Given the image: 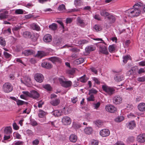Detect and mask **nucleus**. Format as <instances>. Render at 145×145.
I'll return each mask as SVG.
<instances>
[{"instance_id":"4","label":"nucleus","mask_w":145,"mask_h":145,"mask_svg":"<svg viewBox=\"0 0 145 145\" xmlns=\"http://www.w3.org/2000/svg\"><path fill=\"white\" fill-rule=\"evenodd\" d=\"M137 74V67H133L130 70L128 71L126 73L127 76H132V78H135V76Z\"/></svg>"},{"instance_id":"6","label":"nucleus","mask_w":145,"mask_h":145,"mask_svg":"<svg viewBox=\"0 0 145 145\" xmlns=\"http://www.w3.org/2000/svg\"><path fill=\"white\" fill-rule=\"evenodd\" d=\"M122 98L120 96L117 95L114 96L113 99V103L116 105H119L122 103Z\"/></svg>"},{"instance_id":"53","label":"nucleus","mask_w":145,"mask_h":145,"mask_svg":"<svg viewBox=\"0 0 145 145\" xmlns=\"http://www.w3.org/2000/svg\"><path fill=\"white\" fill-rule=\"evenodd\" d=\"M25 80L26 83L27 84H30L31 83V79L28 76H26L25 78Z\"/></svg>"},{"instance_id":"2","label":"nucleus","mask_w":145,"mask_h":145,"mask_svg":"<svg viewBox=\"0 0 145 145\" xmlns=\"http://www.w3.org/2000/svg\"><path fill=\"white\" fill-rule=\"evenodd\" d=\"M3 91L5 93H8L12 91L13 88L11 84L9 83H5L2 87Z\"/></svg>"},{"instance_id":"29","label":"nucleus","mask_w":145,"mask_h":145,"mask_svg":"<svg viewBox=\"0 0 145 145\" xmlns=\"http://www.w3.org/2000/svg\"><path fill=\"white\" fill-rule=\"evenodd\" d=\"M23 36L24 37L26 38H29L31 37V33L29 31H25L23 32Z\"/></svg>"},{"instance_id":"21","label":"nucleus","mask_w":145,"mask_h":145,"mask_svg":"<svg viewBox=\"0 0 145 145\" xmlns=\"http://www.w3.org/2000/svg\"><path fill=\"white\" fill-rule=\"evenodd\" d=\"M12 129L10 127H6L4 130V132L5 135H10L12 133Z\"/></svg>"},{"instance_id":"3","label":"nucleus","mask_w":145,"mask_h":145,"mask_svg":"<svg viewBox=\"0 0 145 145\" xmlns=\"http://www.w3.org/2000/svg\"><path fill=\"white\" fill-rule=\"evenodd\" d=\"M102 88L103 91L110 95L113 94L115 92V90L114 88L106 85H103Z\"/></svg>"},{"instance_id":"22","label":"nucleus","mask_w":145,"mask_h":145,"mask_svg":"<svg viewBox=\"0 0 145 145\" xmlns=\"http://www.w3.org/2000/svg\"><path fill=\"white\" fill-rule=\"evenodd\" d=\"M34 52V51L32 50H27L24 51L22 52V53L24 54L25 56H28L33 54Z\"/></svg>"},{"instance_id":"36","label":"nucleus","mask_w":145,"mask_h":145,"mask_svg":"<svg viewBox=\"0 0 145 145\" xmlns=\"http://www.w3.org/2000/svg\"><path fill=\"white\" fill-rule=\"evenodd\" d=\"M88 79L86 77L85 75L81 77L80 78V80L81 82L83 83L86 82L88 80Z\"/></svg>"},{"instance_id":"1","label":"nucleus","mask_w":145,"mask_h":145,"mask_svg":"<svg viewBox=\"0 0 145 145\" xmlns=\"http://www.w3.org/2000/svg\"><path fill=\"white\" fill-rule=\"evenodd\" d=\"M139 6V4L138 2L133 6L134 8L129 10L128 12L129 16L133 17L137 16L139 15L141 11Z\"/></svg>"},{"instance_id":"10","label":"nucleus","mask_w":145,"mask_h":145,"mask_svg":"<svg viewBox=\"0 0 145 145\" xmlns=\"http://www.w3.org/2000/svg\"><path fill=\"white\" fill-rule=\"evenodd\" d=\"M62 122L65 125H69L71 123L70 118L68 116L63 117L62 119Z\"/></svg>"},{"instance_id":"17","label":"nucleus","mask_w":145,"mask_h":145,"mask_svg":"<svg viewBox=\"0 0 145 145\" xmlns=\"http://www.w3.org/2000/svg\"><path fill=\"white\" fill-rule=\"evenodd\" d=\"M42 66L47 69L51 68L52 67V65L50 63L46 62H44L41 64Z\"/></svg>"},{"instance_id":"24","label":"nucleus","mask_w":145,"mask_h":145,"mask_svg":"<svg viewBox=\"0 0 145 145\" xmlns=\"http://www.w3.org/2000/svg\"><path fill=\"white\" fill-rule=\"evenodd\" d=\"M50 103L54 106H56L58 105L60 103V100L59 99H56L51 101L50 102Z\"/></svg>"},{"instance_id":"42","label":"nucleus","mask_w":145,"mask_h":145,"mask_svg":"<svg viewBox=\"0 0 145 145\" xmlns=\"http://www.w3.org/2000/svg\"><path fill=\"white\" fill-rule=\"evenodd\" d=\"M81 125L80 123L78 122H74L73 123L72 127L75 129H78L80 127Z\"/></svg>"},{"instance_id":"11","label":"nucleus","mask_w":145,"mask_h":145,"mask_svg":"<svg viewBox=\"0 0 145 145\" xmlns=\"http://www.w3.org/2000/svg\"><path fill=\"white\" fill-rule=\"evenodd\" d=\"M137 141L140 143H144L145 141V133L140 134L138 135L137 138Z\"/></svg>"},{"instance_id":"18","label":"nucleus","mask_w":145,"mask_h":145,"mask_svg":"<svg viewBox=\"0 0 145 145\" xmlns=\"http://www.w3.org/2000/svg\"><path fill=\"white\" fill-rule=\"evenodd\" d=\"M95 49V47L92 46L91 45L88 46L85 48V51L87 53H89L91 51L94 50Z\"/></svg>"},{"instance_id":"35","label":"nucleus","mask_w":145,"mask_h":145,"mask_svg":"<svg viewBox=\"0 0 145 145\" xmlns=\"http://www.w3.org/2000/svg\"><path fill=\"white\" fill-rule=\"evenodd\" d=\"M93 28L96 31H100L102 29V27L100 25L97 24L93 26Z\"/></svg>"},{"instance_id":"31","label":"nucleus","mask_w":145,"mask_h":145,"mask_svg":"<svg viewBox=\"0 0 145 145\" xmlns=\"http://www.w3.org/2000/svg\"><path fill=\"white\" fill-rule=\"evenodd\" d=\"M100 14L101 16L104 17L108 16L109 15V13L104 10H101L100 12Z\"/></svg>"},{"instance_id":"15","label":"nucleus","mask_w":145,"mask_h":145,"mask_svg":"<svg viewBox=\"0 0 145 145\" xmlns=\"http://www.w3.org/2000/svg\"><path fill=\"white\" fill-rule=\"evenodd\" d=\"M39 93L33 90L31 91L30 97L37 99L39 98Z\"/></svg>"},{"instance_id":"63","label":"nucleus","mask_w":145,"mask_h":145,"mask_svg":"<svg viewBox=\"0 0 145 145\" xmlns=\"http://www.w3.org/2000/svg\"><path fill=\"white\" fill-rule=\"evenodd\" d=\"M39 143V141L38 139H35L33 140L32 142L33 145H37Z\"/></svg>"},{"instance_id":"16","label":"nucleus","mask_w":145,"mask_h":145,"mask_svg":"<svg viewBox=\"0 0 145 145\" xmlns=\"http://www.w3.org/2000/svg\"><path fill=\"white\" fill-rule=\"evenodd\" d=\"M61 39L58 38H55L53 41V45L54 46H58L61 44Z\"/></svg>"},{"instance_id":"30","label":"nucleus","mask_w":145,"mask_h":145,"mask_svg":"<svg viewBox=\"0 0 145 145\" xmlns=\"http://www.w3.org/2000/svg\"><path fill=\"white\" fill-rule=\"evenodd\" d=\"M53 114L55 117H59L61 116L62 114V112L58 110H55L52 112Z\"/></svg>"},{"instance_id":"13","label":"nucleus","mask_w":145,"mask_h":145,"mask_svg":"<svg viewBox=\"0 0 145 145\" xmlns=\"http://www.w3.org/2000/svg\"><path fill=\"white\" fill-rule=\"evenodd\" d=\"M77 24L82 27H84L86 25L84 20L80 17H78L77 18Z\"/></svg>"},{"instance_id":"14","label":"nucleus","mask_w":145,"mask_h":145,"mask_svg":"<svg viewBox=\"0 0 145 145\" xmlns=\"http://www.w3.org/2000/svg\"><path fill=\"white\" fill-rule=\"evenodd\" d=\"M52 37L50 34L45 35L43 37V40L46 42H50L52 40Z\"/></svg>"},{"instance_id":"54","label":"nucleus","mask_w":145,"mask_h":145,"mask_svg":"<svg viewBox=\"0 0 145 145\" xmlns=\"http://www.w3.org/2000/svg\"><path fill=\"white\" fill-rule=\"evenodd\" d=\"M97 92V91L96 90L92 89L89 90V94L90 95L91 93L96 94Z\"/></svg>"},{"instance_id":"56","label":"nucleus","mask_w":145,"mask_h":145,"mask_svg":"<svg viewBox=\"0 0 145 145\" xmlns=\"http://www.w3.org/2000/svg\"><path fill=\"white\" fill-rule=\"evenodd\" d=\"M137 80L139 82H144L145 81V77L144 76L138 78Z\"/></svg>"},{"instance_id":"8","label":"nucleus","mask_w":145,"mask_h":145,"mask_svg":"<svg viewBox=\"0 0 145 145\" xmlns=\"http://www.w3.org/2000/svg\"><path fill=\"white\" fill-rule=\"evenodd\" d=\"M106 111L110 113L115 112L117 110V109L114 106L112 105H106L105 107Z\"/></svg>"},{"instance_id":"25","label":"nucleus","mask_w":145,"mask_h":145,"mask_svg":"<svg viewBox=\"0 0 145 145\" xmlns=\"http://www.w3.org/2000/svg\"><path fill=\"white\" fill-rule=\"evenodd\" d=\"M124 77L122 75H117L114 78V80L117 82H120L124 80Z\"/></svg>"},{"instance_id":"9","label":"nucleus","mask_w":145,"mask_h":145,"mask_svg":"<svg viewBox=\"0 0 145 145\" xmlns=\"http://www.w3.org/2000/svg\"><path fill=\"white\" fill-rule=\"evenodd\" d=\"M109 130L106 129H102L100 132V135L103 137H106L110 135Z\"/></svg>"},{"instance_id":"23","label":"nucleus","mask_w":145,"mask_h":145,"mask_svg":"<svg viewBox=\"0 0 145 145\" xmlns=\"http://www.w3.org/2000/svg\"><path fill=\"white\" fill-rule=\"evenodd\" d=\"M46 53L43 51H38V53L36 55V56L38 58H42V57L46 56Z\"/></svg>"},{"instance_id":"60","label":"nucleus","mask_w":145,"mask_h":145,"mask_svg":"<svg viewBox=\"0 0 145 145\" xmlns=\"http://www.w3.org/2000/svg\"><path fill=\"white\" fill-rule=\"evenodd\" d=\"M31 124L33 126H37L38 124L37 122L35 120H31Z\"/></svg>"},{"instance_id":"40","label":"nucleus","mask_w":145,"mask_h":145,"mask_svg":"<svg viewBox=\"0 0 145 145\" xmlns=\"http://www.w3.org/2000/svg\"><path fill=\"white\" fill-rule=\"evenodd\" d=\"M18 106L22 105L24 104H27L28 103L18 99L16 102Z\"/></svg>"},{"instance_id":"38","label":"nucleus","mask_w":145,"mask_h":145,"mask_svg":"<svg viewBox=\"0 0 145 145\" xmlns=\"http://www.w3.org/2000/svg\"><path fill=\"white\" fill-rule=\"evenodd\" d=\"M84 59L83 58H80L76 60L75 61V63L79 64L84 62Z\"/></svg>"},{"instance_id":"44","label":"nucleus","mask_w":145,"mask_h":145,"mask_svg":"<svg viewBox=\"0 0 145 145\" xmlns=\"http://www.w3.org/2000/svg\"><path fill=\"white\" fill-rule=\"evenodd\" d=\"M130 56L129 55H126L123 57V62L124 63H126L127 60L130 59Z\"/></svg>"},{"instance_id":"37","label":"nucleus","mask_w":145,"mask_h":145,"mask_svg":"<svg viewBox=\"0 0 145 145\" xmlns=\"http://www.w3.org/2000/svg\"><path fill=\"white\" fill-rule=\"evenodd\" d=\"M124 119L123 117V116H118L115 119V121L117 122H120Z\"/></svg>"},{"instance_id":"43","label":"nucleus","mask_w":145,"mask_h":145,"mask_svg":"<svg viewBox=\"0 0 145 145\" xmlns=\"http://www.w3.org/2000/svg\"><path fill=\"white\" fill-rule=\"evenodd\" d=\"M39 116L40 118H43L45 115V112L41 110H39Z\"/></svg>"},{"instance_id":"33","label":"nucleus","mask_w":145,"mask_h":145,"mask_svg":"<svg viewBox=\"0 0 145 145\" xmlns=\"http://www.w3.org/2000/svg\"><path fill=\"white\" fill-rule=\"evenodd\" d=\"M49 27L50 29L54 31L57 29V26L56 24L52 23L51 25H50L49 26Z\"/></svg>"},{"instance_id":"26","label":"nucleus","mask_w":145,"mask_h":145,"mask_svg":"<svg viewBox=\"0 0 145 145\" xmlns=\"http://www.w3.org/2000/svg\"><path fill=\"white\" fill-rule=\"evenodd\" d=\"M69 139L71 142H75L77 141V137L74 134H72L70 136Z\"/></svg>"},{"instance_id":"58","label":"nucleus","mask_w":145,"mask_h":145,"mask_svg":"<svg viewBox=\"0 0 145 145\" xmlns=\"http://www.w3.org/2000/svg\"><path fill=\"white\" fill-rule=\"evenodd\" d=\"M92 79L95 82V83L97 84H100V82L98 79L95 77H93L92 78Z\"/></svg>"},{"instance_id":"64","label":"nucleus","mask_w":145,"mask_h":145,"mask_svg":"<svg viewBox=\"0 0 145 145\" xmlns=\"http://www.w3.org/2000/svg\"><path fill=\"white\" fill-rule=\"evenodd\" d=\"M23 142L22 141H18L14 144L15 145H23Z\"/></svg>"},{"instance_id":"41","label":"nucleus","mask_w":145,"mask_h":145,"mask_svg":"<svg viewBox=\"0 0 145 145\" xmlns=\"http://www.w3.org/2000/svg\"><path fill=\"white\" fill-rule=\"evenodd\" d=\"M31 27L33 29L37 31H39L40 29V27L38 25L35 24H33L31 25Z\"/></svg>"},{"instance_id":"52","label":"nucleus","mask_w":145,"mask_h":145,"mask_svg":"<svg viewBox=\"0 0 145 145\" xmlns=\"http://www.w3.org/2000/svg\"><path fill=\"white\" fill-rule=\"evenodd\" d=\"M15 13L17 14H23L24 11L21 9H16L15 10Z\"/></svg>"},{"instance_id":"45","label":"nucleus","mask_w":145,"mask_h":145,"mask_svg":"<svg viewBox=\"0 0 145 145\" xmlns=\"http://www.w3.org/2000/svg\"><path fill=\"white\" fill-rule=\"evenodd\" d=\"M0 44L3 46H5L6 44L4 39L2 37H0Z\"/></svg>"},{"instance_id":"19","label":"nucleus","mask_w":145,"mask_h":145,"mask_svg":"<svg viewBox=\"0 0 145 145\" xmlns=\"http://www.w3.org/2000/svg\"><path fill=\"white\" fill-rule=\"evenodd\" d=\"M138 108L139 110L140 111H145V104L142 103H140L138 106Z\"/></svg>"},{"instance_id":"39","label":"nucleus","mask_w":145,"mask_h":145,"mask_svg":"<svg viewBox=\"0 0 145 145\" xmlns=\"http://www.w3.org/2000/svg\"><path fill=\"white\" fill-rule=\"evenodd\" d=\"M116 46L114 45H112L109 46L108 49L109 51L110 52H113L115 50Z\"/></svg>"},{"instance_id":"5","label":"nucleus","mask_w":145,"mask_h":145,"mask_svg":"<svg viewBox=\"0 0 145 145\" xmlns=\"http://www.w3.org/2000/svg\"><path fill=\"white\" fill-rule=\"evenodd\" d=\"M59 80L61 86L65 88L69 87L72 85V83L70 81H64L61 78H59Z\"/></svg>"},{"instance_id":"59","label":"nucleus","mask_w":145,"mask_h":145,"mask_svg":"<svg viewBox=\"0 0 145 145\" xmlns=\"http://www.w3.org/2000/svg\"><path fill=\"white\" fill-rule=\"evenodd\" d=\"M69 50L72 51L73 52H79L80 50L76 48H74L72 49H70Z\"/></svg>"},{"instance_id":"62","label":"nucleus","mask_w":145,"mask_h":145,"mask_svg":"<svg viewBox=\"0 0 145 145\" xmlns=\"http://www.w3.org/2000/svg\"><path fill=\"white\" fill-rule=\"evenodd\" d=\"M145 71L144 69L140 68L138 71L137 70V72L138 74H140L144 72Z\"/></svg>"},{"instance_id":"49","label":"nucleus","mask_w":145,"mask_h":145,"mask_svg":"<svg viewBox=\"0 0 145 145\" xmlns=\"http://www.w3.org/2000/svg\"><path fill=\"white\" fill-rule=\"evenodd\" d=\"M21 28L22 27L20 25L16 26L12 28V30L14 32V31H19Z\"/></svg>"},{"instance_id":"48","label":"nucleus","mask_w":145,"mask_h":145,"mask_svg":"<svg viewBox=\"0 0 145 145\" xmlns=\"http://www.w3.org/2000/svg\"><path fill=\"white\" fill-rule=\"evenodd\" d=\"M75 72V69L73 68L67 70L66 71V73L72 75Z\"/></svg>"},{"instance_id":"28","label":"nucleus","mask_w":145,"mask_h":145,"mask_svg":"<svg viewBox=\"0 0 145 145\" xmlns=\"http://www.w3.org/2000/svg\"><path fill=\"white\" fill-rule=\"evenodd\" d=\"M135 123L134 121H132L129 122L127 127L129 129H133L135 126Z\"/></svg>"},{"instance_id":"7","label":"nucleus","mask_w":145,"mask_h":145,"mask_svg":"<svg viewBox=\"0 0 145 145\" xmlns=\"http://www.w3.org/2000/svg\"><path fill=\"white\" fill-rule=\"evenodd\" d=\"M35 80L37 82L41 83L44 80V77L41 73H37L35 74L34 76Z\"/></svg>"},{"instance_id":"61","label":"nucleus","mask_w":145,"mask_h":145,"mask_svg":"<svg viewBox=\"0 0 145 145\" xmlns=\"http://www.w3.org/2000/svg\"><path fill=\"white\" fill-rule=\"evenodd\" d=\"M44 88L48 91H50L51 89V87L50 85L49 84L45 85Z\"/></svg>"},{"instance_id":"47","label":"nucleus","mask_w":145,"mask_h":145,"mask_svg":"<svg viewBox=\"0 0 145 145\" xmlns=\"http://www.w3.org/2000/svg\"><path fill=\"white\" fill-rule=\"evenodd\" d=\"M138 3L139 4V7H140V11L142 10H143L145 12V5H143V3L140 2H138Z\"/></svg>"},{"instance_id":"57","label":"nucleus","mask_w":145,"mask_h":145,"mask_svg":"<svg viewBox=\"0 0 145 145\" xmlns=\"http://www.w3.org/2000/svg\"><path fill=\"white\" fill-rule=\"evenodd\" d=\"M16 47V50L17 52H20L22 50L23 48L21 46L18 45Z\"/></svg>"},{"instance_id":"55","label":"nucleus","mask_w":145,"mask_h":145,"mask_svg":"<svg viewBox=\"0 0 145 145\" xmlns=\"http://www.w3.org/2000/svg\"><path fill=\"white\" fill-rule=\"evenodd\" d=\"M3 54L5 57L6 58H8L11 56L10 54L5 52H4Z\"/></svg>"},{"instance_id":"50","label":"nucleus","mask_w":145,"mask_h":145,"mask_svg":"<svg viewBox=\"0 0 145 145\" xmlns=\"http://www.w3.org/2000/svg\"><path fill=\"white\" fill-rule=\"evenodd\" d=\"M65 9V6L63 4L60 5L58 8V10L60 11H63Z\"/></svg>"},{"instance_id":"12","label":"nucleus","mask_w":145,"mask_h":145,"mask_svg":"<svg viewBox=\"0 0 145 145\" xmlns=\"http://www.w3.org/2000/svg\"><path fill=\"white\" fill-rule=\"evenodd\" d=\"M48 60L52 61L53 63H61V59L59 57L56 56H53L48 58Z\"/></svg>"},{"instance_id":"27","label":"nucleus","mask_w":145,"mask_h":145,"mask_svg":"<svg viewBox=\"0 0 145 145\" xmlns=\"http://www.w3.org/2000/svg\"><path fill=\"white\" fill-rule=\"evenodd\" d=\"M107 18L109 20L110 23H114L116 20V18L114 16L111 15H109Z\"/></svg>"},{"instance_id":"34","label":"nucleus","mask_w":145,"mask_h":145,"mask_svg":"<svg viewBox=\"0 0 145 145\" xmlns=\"http://www.w3.org/2000/svg\"><path fill=\"white\" fill-rule=\"evenodd\" d=\"M8 12L7 11H5V13H1L0 14V18L1 19H5L7 18L8 15L6 14H8Z\"/></svg>"},{"instance_id":"32","label":"nucleus","mask_w":145,"mask_h":145,"mask_svg":"<svg viewBox=\"0 0 145 145\" xmlns=\"http://www.w3.org/2000/svg\"><path fill=\"white\" fill-rule=\"evenodd\" d=\"M92 129L91 127H87L84 129V131L86 133L88 134H90L92 131Z\"/></svg>"},{"instance_id":"46","label":"nucleus","mask_w":145,"mask_h":145,"mask_svg":"<svg viewBox=\"0 0 145 145\" xmlns=\"http://www.w3.org/2000/svg\"><path fill=\"white\" fill-rule=\"evenodd\" d=\"M88 41L85 39L80 40L78 41V43L80 45H83L88 42Z\"/></svg>"},{"instance_id":"20","label":"nucleus","mask_w":145,"mask_h":145,"mask_svg":"<svg viewBox=\"0 0 145 145\" xmlns=\"http://www.w3.org/2000/svg\"><path fill=\"white\" fill-rule=\"evenodd\" d=\"M100 51L103 54H107L108 53L107 48L104 46H102L100 47Z\"/></svg>"},{"instance_id":"51","label":"nucleus","mask_w":145,"mask_h":145,"mask_svg":"<svg viewBox=\"0 0 145 145\" xmlns=\"http://www.w3.org/2000/svg\"><path fill=\"white\" fill-rule=\"evenodd\" d=\"M88 101H93L95 100V98L93 95L91 94L90 96L87 98Z\"/></svg>"}]
</instances>
